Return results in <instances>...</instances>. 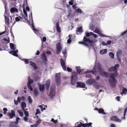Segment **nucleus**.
Listing matches in <instances>:
<instances>
[{"mask_svg":"<svg viewBox=\"0 0 127 127\" xmlns=\"http://www.w3.org/2000/svg\"><path fill=\"white\" fill-rule=\"evenodd\" d=\"M96 68L99 72L102 70V66L100 64H98L97 65Z\"/></svg>","mask_w":127,"mask_h":127,"instance_id":"393cba45","label":"nucleus"},{"mask_svg":"<svg viewBox=\"0 0 127 127\" xmlns=\"http://www.w3.org/2000/svg\"><path fill=\"white\" fill-rule=\"evenodd\" d=\"M26 107V103L23 102L21 103V107L23 110V111H24L25 110V108Z\"/></svg>","mask_w":127,"mask_h":127,"instance_id":"b1692460","label":"nucleus"},{"mask_svg":"<svg viewBox=\"0 0 127 127\" xmlns=\"http://www.w3.org/2000/svg\"><path fill=\"white\" fill-rule=\"evenodd\" d=\"M22 60L24 61L26 64H28L29 63V61L27 59H22Z\"/></svg>","mask_w":127,"mask_h":127,"instance_id":"a18cd8bd","label":"nucleus"},{"mask_svg":"<svg viewBox=\"0 0 127 127\" xmlns=\"http://www.w3.org/2000/svg\"><path fill=\"white\" fill-rule=\"evenodd\" d=\"M109 55L111 58H114V55L113 53L110 52L109 54Z\"/></svg>","mask_w":127,"mask_h":127,"instance_id":"79ce46f5","label":"nucleus"},{"mask_svg":"<svg viewBox=\"0 0 127 127\" xmlns=\"http://www.w3.org/2000/svg\"><path fill=\"white\" fill-rule=\"evenodd\" d=\"M56 28L57 32L59 33L61 32V28L59 26V22H57L56 24Z\"/></svg>","mask_w":127,"mask_h":127,"instance_id":"4468645a","label":"nucleus"},{"mask_svg":"<svg viewBox=\"0 0 127 127\" xmlns=\"http://www.w3.org/2000/svg\"><path fill=\"white\" fill-rule=\"evenodd\" d=\"M92 124V123H90L89 124L87 123V127H91L92 126L91 125Z\"/></svg>","mask_w":127,"mask_h":127,"instance_id":"0e129e2a","label":"nucleus"},{"mask_svg":"<svg viewBox=\"0 0 127 127\" xmlns=\"http://www.w3.org/2000/svg\"><path fill=\"white\" fill-rule=\"evenodd\" d=\"M83 40L84 42H88L91 46H93V44L95 42V41L93 40H90V39L87 38L86 36H84Z\"/></svg>","mask_w":127,"mask_h":127,"instance_id":"f03ea898","label":"nucleus"},{"mask_svg":"<svg viewBox=\"0 0 127 127\" xmlns=\"http://www.w3.org/2000/svg\"><path fill=\"white\" fill-rule=\"evenodd\" d=\"M126 92H127V89L124 87L123 88L122 92L121 93V94L122 96L124 94H126V93H125Z\"/></svg>","mask_w":127,"mask_h":127,"instance_id":"7c9ffc66","label":"nucleus"},{"mask_svg":"<svg viewBox=\"0 0 127 127\" xmlns=\"http://www.w3.org/2000/svg\"><path fill=\"white\" fill-rule=\"evenodd\" d=\"M11 113H9L8 114V116L10 119H12L14 117H15V113L14 111L13 110H11Z\"/></svg>","mask_w":127,"mask_h":127,"instance_id":"9d476101","label":"nucleus"},{"mask_svg":"<svg viewBox=\"0 0 127 127\" xmlns=\"http://www.w3.org/2000/svg\"><path fill=\"white\" fill-rule=\"evenodd\" d=\"M34 92L35 96H37L39 94V92L37 88H35L34 89Z\"/></svg>","mask_w":127,"mask_h":127,"instance_id":"cd10ccee","label":"nucleus"},{"mask_svg":"<svg viewBox=\"0 0 127 127\" xmlns=\"http://www.w3.org/2000/svg\"><path fill=\"white\" fill-rule=\"evenodd\" d=\"M76 70L78 74H80L81 71L80 67L79 66H76Z\"/></svg>","mask_w":127,"mask_h":127,"instance_id":"c85d7f7f","label":"nucleus"},{"mask_svg":"<svg viewBox=\"0 0 127 127\" xmlns=\"http://www.w3.org/2000/svg\"><path fill=\"white\" fill-rule=\"evenodd\" d=\"M78 74L76 72H74L73 73L71 77V79L75 80H77Z\"/></svg>","mask_w":127,"mask_h":127,"instance_id":"ddd939ff","label":"nucleus"},{"mask_svg":"<svg viewBox=\"0 0 127 127\" xmlns=\"http://www.w3.org/2000/svg\"><path fill=\"white\" fill-rule=\"evenodd\" d=\"M14 104L15 105H18L19 102L17 100H14Z\"/></svg>","mask_w":127,"mask_h":127,"instance_id":"e2e57ef3","label":"nucleus"},{"mask_svg":"<svg viewBox=\"0 0 127 127\" xmlns=\"http://www.w3.org/2000/svg\"><path fill=\"white\" fill-rule=\"evenodd\" d=\"M107 52V49H103L101 50L100 51V53L101 54H106Z\"/></svg>","mask_w":127,"mask_h":127,"instance_id":"bb28decb","label":"nucleus"},{"mask_svg":"<svg viewBox=\"0 0 127 127\" xmlns=\"http://www.w3.org/2000/svg\"><path fill=\"white\" fill-rule=\"evenodd\" d=\"M93 32L98 34H99L100 32L99 30L98 29H96V28L95 29V31H94Z\"/></svg>","mask_w":127,"mask_h":127,"instance_id":"ea45409f","label":"nucleus"},{"mask_svg":"<svg viewBox=\"0 0 127 127\" xmlns=\"http://www.w3.org/2000/svg\"><path fill=\"white\" fill-rule=\"evenodd\" d=\"M46 37L45 36L43 37L42 38V41L43 42H45L46 41Z\"/></svg>","mask_w":127,"mask_h":127,"instance_id":"680f3d73","label":"nucleus"},{"mask_svg":"<svg viewBox=\"0 0 127 127\" xmlns=\"http://www.w3.org/2000/svg\"><path fill=\"white\" fill-rule=\"evenodd\" d=\"M77 85L76 87L77 88H84L85 87V85L83 83L81 82H77L76 83Z\"/></svg>","mask_w":127,"mask_h":127,"instance_id":"1a4fd4ad","label":"nucleus"},{"mask_svg":"<svg viewBox=\"0 0 127 127\" xmlns=\"http://www.w3.org/2000/svg\"><path fill=\"white\" fill-rule=\"evenodd\" d=\"M110 127H116L115 125L114 124H111L110 125Z\"/></svg>","mask_w":127,"mask_h":127,"instance_id":"774afa93","label":"nucleus"},{"mask_svg":"<svg viewBox=\"0 0 127 127\" xmlns=\"http://www.w3.org/2000/svg\"><path fill=\"white\" fill-rule=\"evenodd\" d=\"M10 12L11 13H13L14 12H18V10L15 7H13L11 8L10 9Z\"/></svg>","mask_w":127,"mask_h":127,"instance_id":"a878e982","label":"nucleus"},{"mask_svg":"<svg viewBox=\"0 0 127 127\" xmlns=\"http://www.w3.org/2000/svg\"><path fill=\"white\" fill-rule=\"evenodd\" d=\"M93 69L94 70L92 71H86L84 73H87L89 72H91L93 74H94L95 73H96L97 72V71L96 70L95 68V67H94Z\"/></svg>","mask_w":127,"mask_h":127,"instance_id":"4be33fe9","label":"nucleus"},{"mask_svg":"<svg viewBox=\"0 0 127 127\" xmlns=\"http://www.w3.org/2000/svg\"><path fill=\"white\" fill-rule=\"evenodd\" d=\"M67 70L68 72H71L72 71V69L69 67H67Z\"/></svg>","mask_w":127,"mask_h":127,"instance_id":"4d7b16f0","label":"nucleus"},{"mask_svg":"<svg viewBox=\"0 0 127 127\" xmlns=\"http://www.w3.org/2000/svg\"><path fill=\"white\" fill-rule=\"evenodd\" d=\"M18 50H16L15 51H11L9 52V53H10L12 54L13 55L16 57H17L18 56V55L16 54L18 53Z\"/></svg>","mask_w":127,"mask_h":127,"instance_id":"f3484780","label":"nucleus"},{"mask_svg":"<svg viewBox=\"0 0 127 127\" xmlns=\"http://www.w3.org/2000/svg\"><path fill=\"white\" fill-rule=\"evenodd\" d=\"M110 78L112 79L111 80L109 79V81L111 86L113 88H114L116 86V83L117 82V81L114 78V77L118 75L117 73H113L110 74Z\"/></svg>","mask_w":127,"mask_h":127,"instance_id":"f257e3e1","label":"nucleus"},{"mask_svg":"<svg viewBox=\"0 0 127 127\" xmlns=\"http://www.w3.org/2000/svg\"><path fill=\"white\" fill-rule=\"evenodd\" d=\"M42 59L44 62L47 61L46 56L44 53H43L41 56Z\"/></svg>","mask_w":127,"mask_h":127,"instance_id":"a211bd4d","label":"nucleus"},{"mask_svg":"<svg viewBox=\"0 0 127 127\" xmlns=\"http://www.w3.org/2000/svg\"><path fill=\"white\" fill-rule=\"evenodd\" d=\"M62 53L64 54V56L65 57V55L66 53V49L64 50L62 52Z\"/></svg>","mask_w":127,"mask_h":127,"instance_id":"13d9d810","label":"nucleus"},{"mask_svg":"<svg viewBox=\"0 0 127 127\" xmlns=\"http://www.w3.org/2000/svg\"><path fill=\"white\" fill-rule=\"evenodd\" d=\"M24 112V114L25 116L26 117H28L29 116V113L28 111H26L25 110L24 111H23Z\"/></svg>","mask_w":127,"mask_h":127,"instance_id":"c03bdc74","label":"nucleus"},{"mask_svg":"<svg viewBox=\"0 0 127 127\" xmlns=\"http://www.w3.org/2000/svg\"><path fill=\"white\" fill-rule=\"evenodd\" d=\"M28 117L25 116L24 117V120L25 122H27L28 121Z\"/></svg>","mask_w":127,"mask_h":127,"instance_id":"6e6d98bb","label":"nucleus"},{"mask_svg":"<svg viewBox=\"0 0 127 127\" xmlns=\"http://www.w3.org/2000/svg\"><path fill=\"white\" fill-rule=\"evenodd\" d=\"M99 113H101L104 115H105L106 113L104 112V110L102 108L98 109L97 108H95Z\"/></svg>","mask_w":127,"mask_h":127,"instance_id":"6ab92c4d","label":"nucleus"},{"mask_svg":"<svg viewBox=\"0 0 127 127\" xmlns=\"http://www.w3.org/2000/svg\"><path fill=\"white\" fill-rule=\"evenodd\" d=\"M17 112L19 113L20 115L21 116H23V114L22 112L20 111V110H17Z\"/></svg>","mask_w":127,"mask_h":127,"instance_id":"a19ab883","label":"nucleus"},{"mask_svg":"<svg viewBox=\"0 0 127 127\" xmlns=\"http://www.w3.org/2000/svg\"><path fill=\"white\" fill-rule=\"evenodd\" d=\"M99 73L101 76L103 77H107L109 76V74L107 72H105L102 70Z\"/></svg>","mask_w":127,"mask_h":127,"instance_id":"f8f14e48","label":"nucleus"},{"mask_svg":"<svg viewBox=\"0 0 127 127\" xmlns=\"http://www.w3.org/2000/svg\"><path fill=\"white\" fill-rule=\"evenodd\" d=\"M91 32H85V34H86V37H89V36L90 35H91Z\"/></svg>","mask_w":127,"mask_h":127,"instance_id":"37998d69","label":"nucleus"},{"mask_svg":"<svg viewBox=\"0 0 127 127\" xmlns=\"http://www.w3.org/2000/svg\"><path fill=\"white\" fill-rule=\"evenodd\" d=\"M3 110L4 111L3 114H5L7 113V109L6 108H4L3 109Z\"/></svg>","mask_w":127,"mask_h":127,"instance_id":"603ef678","label":"nucleus"},{"mask_svg":"<svg viewBox=\"0 0 127 127\" xmlns=\"http://www.w3.org/2000/svg\"><path fill=\"white\" fill-rule=\"evenodd\" d=\"M10 46L11 49L13 50H15L16 49V48H14V45L12 43H10Z\"/></svg>","mask_w":127,"mask_h":127,"instance_id":"2f4dec72","label":"nucleus"},{"mask_svg":"<svg viewBox=\"0 0 127 127\" xmlns=\"http://www.w3.org/2000/svg\"><path fill=\"white\" fill-rule=\"evenodd\" d=\"M33 80L30 78V77L29 76L28 77V84H31L33 83Z\"/></svg>","mask_w":127,"mask_h":127,"instance_id":"c756f323","label":"nucleus"},{"mask_svg":"<svg viewBox=\"0 0 127 127\" xmlns=\"http://www.w3.org/2000/svg\"><path fill=\"white\" fill-rule=\"evenodd\" d=\"M86 77L88 78H91L92 77V76L91 74H87L86 75Z\"/></svg>","mask_w":127,"mask_h":127,"instance_id":"de8ad7c7","label":"nucleus"},{"mask_svg":"<svg viewBox=\"0 0 127 127\" xmlns=\"http://www.w3.org/2000/svg\"><path fill=\"white\" fill-rule=\"evenodd\" d=\"M60 60L61 65L63 69L65 71H66L65 61H64V60L62 59H60Z\"/></svg>","mask_w":127,"mask_h":127,"instance_id":"423d86ee","label":"nucleus"},{"mask_svg":"<svg viewBox=\"0 0 127 127\" xmlns=\"http://www.w3.org/2000/svg\"><path fill=\"white\" fill-rule=\"evenodd\" d=\"M5 15H6L7 16H8V17H9V16L10 15L9 13L6 10V9H5V12L4 15V16Z\"/></svg>","mask_w":127,"mask_h":127,"instance_id":"4c0bfd02","label":"nucleus"},{"mask_svg":"<svg viewBox=\"0 0 127 127\" xmlns=\"http://www.w3.org/2000/svg\"><path fill=\"white\" fill-rule=\"evenodd\" d=\"M77 80L71 79V84L72 85H74L75 84L76 81Z\"/></svg>","mask_w":127,"mask_h":127,"instance_id":"72a5a7b5","label":"nucleus"},{"mask_svg":"<svg viewBox=\"0 0 127 127\" xmlns=\"http://www.w3.org/2000/svg\"><path fill=\"white\" fill-rule=\"evenodd\" d=\"M62 46L61 45V43L59 42L57 43L56 45V52L57 54H59L61 52L62 49Z\"/></svg>","mask_w":127,"mask_h":127,"instance_id":"39448f33","label":"nucleus"},{"mask_svg":"<svg viewBox=\"0 0 127 127\" xmlns=\"http://www.w3.org/2000/svg\"><path fill=\"white\" fill-rule=\"evenodd\" d=\"M87 84L88 85H92L93 84H95L96 83L95 80L92 78H90L88 79L86 81Z\"/></svg>","mask_w":127,"mask_h":127,"instance_id":"0eeeda50","label":"nucleus"},{"mask_svg":"<svg viewBox=\"0 0 127 127\" xmlns=\"http://www.w3.org/2000/svg\"><path fill=\"white\" fill-rule=\"evenodd\" d=\"M17 124L15 122H10L9 125V127H15L17 125Z\"/></svg>","mask_w":127,"mask_h":127,"instance_id":"5701e85b","label":"nucleus"},{"mask_svg":"<svg viewBox=\"0 0 127 127\" xmlns=\"http://www.w3.org/2000/svg\"><path fill=\"white\" fill-rule=\"evenodd\" d=\"M36 112L35 113V115H36L40 113V110L38 109H37L36 110Z\"/></svg>","mask_w":127,"mask_h":127,"instance_id":"5fc2aeb1","label":"nucleus"},{"mask_svg":"<svg viewBox=\"0 0 127 127\" xmlns=\"http://www.w3.org/2000/svg\"><path fill=\"white\" fill-rule=\"evenodd\" d=\"M75 11L76 12H77V13H81L82 12V11L79 8H78Z\"/></svg>","mask_w":127,"mask_h":127,"instance_id":"49530a36","label":"nucleus"},{"mask_svg":"<svg viewBox=\"0 0 127 127\" xmlns=\"http://www.w3.org/2000/svg\"><path fill=\"white\" fill-rule=\"evenodd\" d=\"M39 89L41 92L43 93L44 91V87L43 85H39Z\"/></svg>","mask_w":127,"mask_h":127,"instance_id":"412c9836","label":"nucleus"},{"mask_svg":"<svg viewBox=\"0 0 127 127\" xmlns=\"http://www.w3.org/2000/svg\"><path fill=\"white\" fill-rule=\"evenodd\" d=\"M4 18L6 24L8 26H9V17L6 15H5Z\"/></svg>","mask_w":127,"mask_h":127,"instance_id":"2eb2a0df","label":"nucleus"},{"mask_svg":"<svg viewBox=\"0 0 127 127\" xmlns=\"http://www.w3.org/2000/svg\"><path fill=\"white\" fill-rule=\"evenodd\" d=\"M23 12L26 16V17L27 18L28 17V15L27 14V12L25 10V9H23Z\"/></svg>","mask_w":127,"mask_h":127,"instance_id":"09e8293b","label":"nucleus"},{"mask_svg":"<svg viewBox=\"0 0 127 127\" xmlns=\"http://www.w3.org/2000/svg\"><path fill=\"white\" fill-rule=\"evenodd\" d=\"M28 100L30 103L32 104V100L31 96H29L28 97Z\"/></svg>","mask_w":127,"mask_h":127,"instance_id":"f704fd0d","label":"nucleus"},{"mask_svg":"<svg viewBox=\"0 0 127 127\" xmlns=\"http://www.w3.org/2000/svg\"><path fill=\"white\" fill-rule=\"evenodd\" d=\"M27 85L28 88L31 91H32L33 90V89L32 88L31 84H28Z\"/></svg>","mask_w":127,"mask_h":127,"instance_id":"58836bf2","label":"nucleus"},{"mask_svg":"<svg viewBox=\"0 0 127 127\" xmlns=\"http://www.w3.org/2000/svg\"><path fill=\"white\" fill-rule=\"evenodd\" d=\"M50 85V79H48L46 82L45 85L46 86V90H48L49 89Z\"/></svg>","mask_w":127,"mask_h":127,"instance_id":"dca6fc26","label":"nucleus"},{"mask_svg":"<svg viewBox=\"0 0 127 127\" xmlns=\"http://www.w3.org/2000/svg\"><path fill=\"white\" fill-rule=\"evenodd\" d=\"M112 42V41L111 40H108L107 41L106 43L104 44L105 45H107L110 44Z\"/></svg>","mask_w":127,"mask_h":127,"instance_id":"8fccbe9b","label":"nucleus"},{"mask_svg":"<svg viewBox=\"0 0 127 127\" xmlns=\"http://www.w3.org/2000/svg\"><path fill=\"white\" fill-rule=\"evenodd\" d=\"M77 32L80 33L82 32V27L81 26H80L79 28H77Z\"/></svg>","mask_w":127,"mask_h":127,"instance_id":"473e14b6","label":"nucleus"},{"mask_svg":"<svg viewBox=\"0 0 127 127\" xmlns=\"http://www.w3.org/2000/svg\"><path fill=\"white\" fill-rule=\"evenodd\" d=\"M127 32V30L122 33L121 35L122 36L124 34H125Z\"/></svg>","mask_w":127,"mask_h":127,"instance_id":"338daca9","label":"nucleus"},{"mask_svg":"<svg viewBox=\"0 0 127 127\" xmlns=\"http://www.w3.org/2000/svg\"><path fill=\"white\" fill-rule=\"evenodd\" d=\"M92 35L94 38H96L97 37V35L93 33V32H91Z\"/></svg>","mask_w":127,"mask_h":127,"instance_id":"864d4df0","label":"nucleus"},{"mask_svg":"<svg viewBox=\"0 0 127 127\" xmlns=\"http://www.w3.org/2000/svg\"><path fill=\"white\" fill-rule=\"evenodd\" d=\"M3 40L7 42L8 43H9L10 41L9 39H7L6 38H5L3 39Z\"/></svg>","mask_w":127,"mask_h":127,"instance_id":"052dcab7","label":"nucleus"},{"mask_svg":"<svg viewBox=\"0 0 127 127\" xmlns=\"http://www.w3.org/2000/svg\"><path fill=\"white\" fill-rule=\"evenodd\" d=\"M30 65L34 67V69L36 70L37 69V67L36 65L32 61H30Z\"/></svg>","mask_w":127,"mask_h":127,"instance_id":"aec40b11","label":"nucleus"},{"mask_svg":"<svg viewBox=\"0 0 127 127\" xmlns=\"http://www.w3.org/2000/svg\"><path fill=\"white\" fill-rule=\"evenodd\" d=\"M41 120L40 118H39L36 122V123L38 126L39 124L41 122Z\"/></svg>","mask_w":127,"mask_h":127,"instance_id":"c9c22d12","label":"nucleus"},{"mask_svg":"<svg viewBox=\"0 0 127 127\" xmlns=\"http://www.w3.org/2000/svg\"><path fill=\"white\" fill-rule=\"evenodd\" d=\"M55 90L51 88L50 90V97L51 98H53L55 96Z\"/></svg>","mask_w":127,"mask_h":127,"instance_id":"9b49d317","label":"nucleus"},{"mask_svg":"<svg viewBox=\"0 0 127 127\" xmlns=\"http://www.w3.org/2000/svg\"><path fill=\"white\" fill-rule=\"evenodd\" d=\"M69 38L67 40V43H68L69 44L71 43V40L70 39V35H69Z\"/></svg>","mask_w":127,"mask_h":127,"instance_id":"3c124183","label":"nucleus"},{"mask_svg":"<svg viewBox=\"0 0 127 127\" xmlns=\"http://www.w3.org/2000/svg\"><path fill=\"white\" fill-rule=\"evenodd\" d=\"M38 126L35 123V124L30 125V127H37Z\"/></svg>","mask_w":127,"mask_h":127,"instance_id":"bf43d9fd","label":"nucleus"},{"mask_svg":"<svg viewBox=\"0 0 127 127\" xmlns=\"http://www.w3.org/2000/svg\"><path fill=\"white\" fill-rule=\"evenodd\" d=\"M15 20L17 21V22L20 21V19L18 17H16L15 18Z\"/></svg>","mask_w":127,"mask_h":127,"instance_id":"69168bd1","label":"nucleus"},{"mask_svg":"<svg viewBox=\"0 0 127 127\" xmlns=\"http://www.w3.org/2000/svg\"><path fill=\"white\" fill-rule=\"evenodd\" d=\"M119 67V65L118 64H115L114 66L110 67L109 69V70L110 71H114L115 73H117V68H118Z\"/></svg>","mask_w":127,"mask_h":127,"instance_id":"7ed1b4c3","label":"nucleus"},{"mask_svg":"<svg viewBox=\"0 0 127 127\" xmlns=\"http://www.w3.org/2000/svg\"><path fill=\"white\" fill-rule=\"evenodd\" d=\"M122 51L120 50H119L117 53L116 55L117 58H118L120 55L121 54Z\"/></svg>","mask_w":127,"mask_h":127,"instance_id":"e433bc0d","label":"nucleus"},{"mask_svg":"<svg viewBox=\"0 0 127 127\" xmlns=\"http://www.w3.org/2000/svg\"><path fill=\"white\" fill-rule=\"evenodd\" d=\"M111 121H114L115 122H121L122 120L117 118L116 116H114L111 117L110 118Z\"/></svg>","mask_w":127,"mask_h":127,"instance_id":"6e6552de","label":"nucleus"},{"mask_svg":"<svg viewBox=\"0 0 127 127\" xmlns=\"http://www.w3.org/2000/svg\"><path fill=\"white\" fill-rule=\"evenodd\" d=\"M61 75L60 74H56L55 75V81L58 86L60 85L61 83Z\"/></svg>","mask_w":127,"mask_h":127,"instance_id":"20e7f679","label":"nucleus"}]
</instances>
